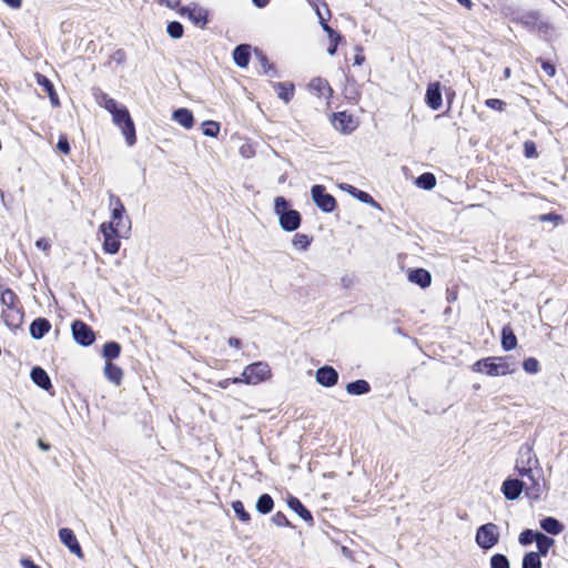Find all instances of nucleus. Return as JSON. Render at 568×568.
<instances>
[{
	"instance_id": "1",
	"label": "nucleus",
	"mask_w": 568,
	"mask_h": 568,
	"mask_svg": "<svg viewBox=\"0 0 568 568\" xmlns=\"http://www.w3.org/2000/svg\"><path fill=\"white\" fill-rule=\"evenodd\" d=\"M0 303L3 306L1 317L10 328H18L23 323V306L18 295L10 288L0 290Z\"/></svg>"
},
{
	"instance_id": "2",
	"label": "nucleus",
	"mask_w": 568,
	"mask_h": 568,
	"mask_svg": "<svg viewBox=\"0 0 568 568\" xmlns=\"http://www.w3.org/2000/svg\"><path fill=\"white\" fill-rule=\"evenodd\" d=\"M274 212L278 216L280 226L286 232H293L301 225V214L298 211L288 209V202L283 196L274 200Z\"/></svg>"
},
{
	"instance_id": "3",
	"label": "nucleus",
	"mask_w": 568,
	"mask_h": 568,
	"mask_svg": "<svg viewBox=\"0 0 568 568\" xmlns=\"http://www.w3.org/2000/svg\"><path fill=\"white\" fill-rule=\"evenodd\" d=\"M113 123L119 126L125 138L126 144L132 146L136 141L135 126L133 120L124 105H118L110 112Z\"/></svg>"
},
{
	"instance_id": "4",
	"label": "nucleus",
	"mask_w": 568,
	"mask_h": 568,
	"mask_svg": "<svg viewBox=\"0 0 568 568\" xmlns=\"http://www.w3.org/2000/svg\"><path fill=\"white\" fill-rule=\"evenodd\" d=\"M474 367L489 376H504L514 372L505 357H487L476 362Z\"/></svg>"
},
{
	"instance_id": "5",
	"label": "nucleus",
	"mask_w": 568,
	"mask_h": 568,
	"mask_svg": "<svg viewBox=\"0 0 568 568\" xmlns=\"http://www.w3.org/2000/svg\"><path fill=\"white\" fill-rule=\"evenodd\" d=\"M499 528L494 523H487L477 528L475 540L479 548L489 550L499 542Z\"/></svg>"
},
{
	"instance_id": "6",
	"label": "nucleus",
	"mask_w": 568,
	"mask_h": 568,
	"mask_svg": "<svg viewBox=\"0 0 568 568\" xmlns=\"http://www.w3.org/2000/svg\"><path fill=\"white\" fill-rule=\"evenodd\" d=\"M519 476L527 478L526 495L532 500H537L541 496V485L539 478L535 476V470L540 471L539 466H515Z\"/></svg>"
},
{
	"instance_id": "7",
	"label": "nucleus",
	"mask_w": 568,
	"mask_h": 568,
	"mask_svg": "<svg viewBox=\"0 0 568 568\" xmlns=\"http://www.w3.org/2000/svg\"><path fill=\"white\" fill-rule=\"evenodd\" d=\"M100 232L103 235V251L108 254H115L120 250V237L125 234L119 227L113 226V222H103L100 225Z\"/></svg>"
},
{
	"instance_id": "8",
	"label": "nucleus",
	"mask_w": 568,
	"mask_h": 568,
	"mask_svg": "<svg viewBox=\"0 0 568 568\" xmlns=\"http://www.w3.org/2000/svg\"><path fill=\"white\" fill-rule=\"evenodd\" d=\"M271 375L270 366L263 362H256L251 365H247L240 378H242V383L248 385H256L265 379H267Z\"/></svg>"
},
{
	"instance_id": "9",
	"label": "nucleus",
	"mask_w": 568,
	"mask_h": 568,
	"mask_svg": "<svg viewBox=\"0 0 568 568\" xmlns=\"http://www.w3.org/2000/svg\"><path fill=\"white\" fill-rule=\"evenodd\" d=\"M312 200L323 212L331 213L336 207V200L332 194L325 192L323 185L316 184L311 189Z\"/></svg>"
},
{
	"instance_id": "10",
	"label": "nucleus",
	"mask_w": 568,
	"mask_h": 568,
	"mask_svg": "<svg viewBox=\"0 0 568 568\" xmlns=\"http://www.w3.org/2000/svg\"><path fill=\"white\" fill-rule=\"evenodd\" d=\"M74 341L82 346H90L94 343L95 335L92 328L80 320H75L71 325Z\"/></svg>"
},
{
	"instance_id": "11",
	"label": "nucleus",
	"mask_w": 568,
	"mask_h": 568,
	"mask_svg": "<svg viewBox=\"0 0 568 568\" xmlns=\"http://www.w3.org/2000/svg\"><path fill=\"white\" fill-rule=\"evenodd\" d=\"M524 489L526 490V483L517 478H507L501 485V491L508 500L518 499Z\"/></svg>"
},
{
	"instance_id": "12",
	"label": "nucleus",
	"mask_w": 568,
	"mask_h": 568,
	"mask_svg": "<svg viewBox=\"0 0 568 568\" xmlns=\"http://www.w3.org/2000/svg\"><path fill=\"white\" fill-rule=\"evenodd\" d=\"M425 102L434 111H437L442 108L443 98L439 82H432L427 85Z\"/></svg>"
},
{
	"instance_id": "13",
	"label": "nucleus",
	"mask_w": 568,
	"mask_h": 568,
	"mask_svg": "<svg viewBox=\"0 0 568 568\" xmlns=\"http://www.w3.org/2000/svg\"><path fill=\"white\" fill-rule=\"evenodd\" d=\"M515 466H539V460L530 444H524L519 447Z\"/></svg>"
},
{
	"instance_id": "14",
	"label": "nucleus",
	"mask_w": 568,
	"mask_h": 568,
	"mask_svg": "<svg viewBox=\"0 0 568 568\" xmlns=\"http://www.w3.org/2000/svg\"><path fill=\"white\" fill-rule=\"evenodd\" d=\"M316 382L324 387H332L338 382V373L332 366H322L316 371Z\"/></svg>"
},
{
	"instance_id": "15",
	"label": "nucleus",
	"mask_w": 568,
	"mask_h": 568,
	"mask_svg": "<svg viewBox=\"0 0 568 568\" xmlns=\"http://www.w3.org/2000/svg\"><path fill=\"white\" fill-rule=\"evenodd\" d=\"M59 538L72 554L77 555L79 558L83 556L80 544L78 542V539L72 529L61 528L59 530Z\"/></svg>"
},
{
	"instance_id": "16",
	"label": "nucleus",
	"mask_w": 568,
	"mask_h": 568,
	"mask_svg": "<svg viewBox=\"0 0 568 568\" xmlns=\"http://www.w3.org/2000/svg\"><path fill=\"white\" fill-rule=\"evenodd\" d=\"M308 88L318 98L329 99L333 94V90L328 81L323 78H314L311 80Z\"/></svg>"
},
{
	"instance_id": "17",
	"label": "nucleus",
	"mask_w": 568,
	"mask_h": 568,
	"mask_svg": "<svg viewBox=\"0 0 568 568\" xmlns=\"http://www.w3.org/2000/svg\"><path fill=\"white\" fill-rule=\"evenodd\" d=\"M51 329V323L44 317H38L30 325V335L34 339H41Z\"/></svg>"
},
{
	"instance_id": "18",
	"label": "nucleus",
	"mask_w": 568,
	"mask_h": 568,
	"mask_svg": "<svg viewBox=\"0 0 568 568\" xmlns=\"http://www.w3.org/2000/svg\"><path fill=\"white\" fill-rule=\"evenodd\" d=\"M408 281L420 286L422 288H426L432 283V275L425 268H416L408 273Z\"/></svg>"
},
{
	"instance_id": "19",
	"label": "nucleus",
	"mask_w": 568,
	"mask_h": 568,
	"mask_svg": "<svg viewBox=\"0 0 568 568\" xmlns=\"http://www.w3.org/2000/svg\"><path fill=\"white\" fill-rule=\"evenodd\" d=\"M125 209H115L111 212V221L114 227H119L120 231L128 233L131 230V220L129 216H124Z\"/></svg>"
},
{
	"instance_id": "20",
	"label": "nucleus",
	"mask_w": 568,
	"mask_h": 568,
	"mask_svg": "<svg viewBox=\"0 0 568 568\" xmlns=\"http://www.w3.org/2000/svg\"><path fill=\"white\" fill-rule=\"evenodd\" d=\"M30 376L32 382L40 388L49 390L52 387L51 379L43 368L39 366L33 367Z\"/></svg>"
},
{
	"instance_id": "21",
	"label": "nucleus",
	"mask_w": 568,
	"mask_h": 568,
	"mask_svg": "<svg viewBox=\"0 0 568 568\" xmlns=\"http://www.w3.org/2000/svg\"><path fill=\"white\" fill-rule=\"evenodd\" d=\"M251 47L248 44H240L233 51V60L240 68H246L250 63Z\"/></svg>"
},
{
	"instance_id": "22",
	"label": "nucleus",
	"mask_w": 568,
	"mask_h": 568,
	"mask_svg": "<svg viewBox=\"0 0 568 568\" xmlns=\"http://www.w3.org/2000/svg\"><path fill=\"white\" fill-rule=\"evenodd\" d=\"M172 119L185 129H191L194 124V118L189 109L181 108L173 112Z\"/></svg>"
},
{
	"instance_id": "23",
	"label": "nucleus",
	"mask_w": 568,
	"mask_h": 568,
	"mask_svg": "<svg viewBox=\"0 0 568 568\" xmlns=\"http://www.w3.org/2000/svg\"><path fill=\"white\" fill-rule=\"evenodd\" d=\"M353 119L346 112H338L334 114L333 125L341 132H348L353 130Z\"/></svg>"
},
{
	"instance_id": "24",
	"label": "nucleus",
	"mask_w": 568,
	"mask_h": 568,
	"mask_svg": "<svg viewBox=\"0 0 568 568\" xmlns=\"http://www.w3.org/2000/svg\"><path fill=\"white\" fill-rule=\"evenodd\" d=\"M288 507L295 511L303 520L313 521L311 511L301 503L296 497H290L287 500Z\"/></svg>"
},
{
	"instance_id": "25",
	"label": "nucleus",
	"mask_w": 568,
	"mask_h": 568,
	"mask_svg": "<svg viewBox=\"0 0 568 568\" xmlns=\"http://www.w3.org/2000/svg\"><path fill=\"white\" fill-rule=\"evenodd\" d=\"M181 14H185L187 13L189 18L195 23V24H199V26H205L206 23V13L203 9L201 8H190V7H184V8H181L180 10Z\"/></svg>"
},
{
	"instance_id": "26",
	"label": "nucleus",
	"mask_w": 568,
	"mask_h": 568,
	"mask_svg": "<svg viewBox=\"0 0 568 568\" xmlns=\"http://www.w3.org/2000/svg\"><path fill=\"white\" fill-rule=\"evenodd\" d=\"M104 376L111 383L120 385L123 377V371L111 362H105Z\"/></svg>"
},
{
	"instance_id": "27",
	"label": "nucleus",
	"mask_w": 568,
	"mask_h": 568,
	"mask_svg": "<svg viewBox=\"0 0 568 568\" xmlns=\"http://www.w3.org/2000/svg\"><path fill=\"white\" fill-rule=\"evenodd\" d=\"M540 527L550 535H559L564 530V525L554 517H546L540 520Z\"/></svg>"
},
{
	"instance_id": "28",
	"label": "nucleus",
	"mask_w": 568,
	"mask_h": 568,
	"mask_svg": "<svg viewBox=\"0 0 568 568\" xmlns=\"http://www.w3.org/2000/svg\"><path fill=\"white\" fill-rule=\"evenodd\" d=\"M371 386L365 379H357L346 385V392L349 395H365L369 393Z\"/></svg>"
},
{
	"instance_id": "29",
	"label": "nucleus",
	"mask_w": 568,
	"mask_h": 568,
	"mask_svg": "<svg viewBox=\"0 0 568 568\" xmlns=\"http://www.w3.org/2000/svg\"><path fill=\"white\" fill-rule=\"evenodd\" d=\"M501 346L505 351H511L517 346V337L508 326L501 329Z\"/></svg>"
},
{
	"instance_id": "30",
	"label": "nucleus",
	"mask_w": 568,
	"mask_h": 568,
	"mask_svg": "<svg viewBox=\"0 0 568 568\" xmlns=\"http://www.w3.org/2000/svg\"><path fill=\"white\" fill-rule=\"evenodd\" d=\"M275 90L277 91L278 98L282 99L285 103L290 102L294 95V85L284 82H277L274 84Z\"/></svg>"
},
{
	"instance_id": "31",
	"label": "nucleus",
	"mask_w": 568,
	"mask_h": 568,
	"mask_svg": "<svg viewBox=\"0 0 568 568\" xmlns=\"http://www.w3.org/2000/svg\"><path fill=\"white\" fill-rule=\"evenodd\" d=\"M538 548L539 556H546L550 549V547L555 544V540L542 532H538L535 539Z\"/></svg>"
},
{
	"instance_id": "32",
	"label": "nucleus",
	"mask_w": 568,
	"mask_h": 568,
	"mask_svg": "<svg viewBox=\"0 0 568 568\" xmlns=\"http://www.w3.org/2000/svg\"><path fill=\"white\" fill-rule=\"evenodd\" d=\"M274 507L273 498L268 494H263L258 497L255 508L256 510L262 514L266 515L272 511Z\"/></svg>"
},
{
	"instance_id": "33",
	"label": "nucleus",
	"mask_w": 568,
	"mask_h": 568,
	"mask_svg": "<svg viewBox=\"0 0 568 568\" xmlns=\"http://www.w3.org/2000/svg\"><path fill=\"white\" fill-rule=\"evenodd\" d=\"M121 346L116 342H108L103 346L102 355L106 362H111L120 356Z\"/></svg>"
},
{
	"instance_id": "34",
	"label": "nucleus",
	"mask_w": 568,
	"mask_h": 568,
	"mask_svg": "<svg viewBox=\"0 0 568 568\" xmlns=\"http://www.w3.org/2000/svg\"><path fill=\"white\" fill-rule=\"evenodd\" d=\"M416 185L423 190H432L436 185V178L433 173H423L416 179Z\"/></svg>"
},
{
	"instance_id": "35",
	"label": "nucleus",
	"mask_w": 568,
	"mask_h": 568,
	"mask_svg": "<svg viewBox=\"0 0 568 568\" xmlns=\"http://www.w3.org/2000/svg\"><path fill=\"white\" fill-rule=\"evenodd\" d=\"M255 54L261 63V67L263 69V72L268 75V77H272V78H275L277 77V72L274 68V65L268 61V59L266 58V55H264L262 53V51L260 50H255Z\"/></svg>"
},
{
	"instance_id": "36",
	"label": "nucleus",
	"mask_w": 568,
	"mask_h": 568,
	"mask_svg": "<svg viewBox=\"0 0 568 568\" xmlns=\"http://www.w3.org/2000/svg\"><path fill=\"white\" fill-rule=\"evenodd\" d=\"M97 102L100 106L104 108L109 112L115 110V108L119 105V103L114 99L110 98L104 92H100L99 94H97Z\"/></svg>"
},
{
	"instance_id": "37",
	"label": "nucleus",
	"mask_w": 568,
	"mask_h": 568,
	"mask_svg": "<svg viewBox=\"0 0 568 568\" xmlns=\"http://www.w3.org/2000/svg\"><path fill=\"white\" fill-rule=\"evenodd\" d=\"M354 197L359 200L363 203L372 204L373 206H377V203L374 201V199L366 192L357 190L356 187L352 185H347L346 189Z\"/></svg>"
},
{
	"instance_id": "38",
	"label": "nucleus",
	"mask_w": 568,
	"mask_h": 568,
	"mask_svg": "<svg viewBox=\"0 0 568 568\" xmlns=\"http://www.w3.org/2000/svg\"><path fill=\"white\" fill-rule=\"evenodd\" d=\"M523 568H541V560L539 554L530 551L523 558Z\"/></svg>"
},
{
	"instance_id": "39",
	"label": "nucleus",
	"mask_w": 568,
	"mask_h": 568,
	"mask_svg": "<svg viewBox=\"0 0 568 568\" xmlns=\"http://www.w3.org/2000/svg\"><path fill=\"white\" fill-rule=\"evenodd\" d=\"M312 242V239L302 233H296L292 240V244L296 250L306 251Z\"/></svg>"
},
{
	"instance_id": "40",
	"label": "nucleus",
	"mask_w": 568,
	"mask_h": 568,
	"mask_svg": "<svg viewBox=\"0 0 568 568\" xmlns=\"http://www.w3.org/2000/svg\"><path fill=\"white\" fill-rule=\"evenodd\" d=\"M538 21H539V14L537 12H535V11H530V12L524 13L519 18V22L521 24H524L525 27H527L528 29L536 28L537 24H538Z\"/></svg>"
},
{
	"instance_id": "41",
	"label": "nucleus",
	"mask_w": 568,
	"mask_h": 568,
	"mask_svg": "<svg viewBox=\"0 0 568 568\" xmlns=\"http://www.w3.org/2000/svg\"><path fill=\"white\" fill-rule=\"evenodd\" d=\"M232 508L237 516V518L243 523H248L251 519L250 514L245 510L244 505L241 500H235L232 503Z\"/></svg>"
},
{
	"instance_id": "42",
	"label": "nucleus",
	"mask_w": 568,
	"mask_h": 568,
	"mask_svg": "<svg viewBox=\"0 0 568 568\" xmlns=\"http://www.w3.org/2000/svg\"><path fill=\"white\" fill-rule=\"evenodd\" d=\"M490 568H510V564L505 555L495 554L490 558Z\"/></svg>"
},
{
	"instance_id": "43",
	"label": "nucleus",
	"mask_w": 568,
	"mask_h": 568,
	"mask_svg": "<svg viewBox=\"0 0 568 568\" xmlns=\"http://www.w3.org/2000/svg\"><path fill=\"white\" fill-rule=\"evenodd\" d=\"M220 132V124L215 121L203 122V134L211 138H216Z\"/></svg>"
},
{
	"instance_id": "44",
	"label": "nucleus",
	"mask_w": 568,
	"mask_h": 568,
	"mask_svg": "<svg viewBox=\"0 0 568 568\" xmlns=\"http://www.w3.org/2000/svg\"><path fill=\"white\" fill-rule=\"evenodd\" d=\"M183 26L178 21H172L166 27L168 34L173 39H180L183 36Z\"/></svg>"
},
{
	"instance_id": "45",
	"label": "nucleus",
	"mask_w": 568,
	"mask_h": 568,
	"mask_svg": "<svg viewBox=\"0 0 568 568\" xmlns=\"http://www.w3.org/2000/svg\"><path fill=\"white\" fill-rule=\"evenodd\" d=\"M539 531H534L531 529H525L520 532L518 541L523 546L530 545L532 541H535L537 535Z\"/></svg>"
},
{
	"instance_id": "46",
	"label": "nucleus",
	"mask_w": 568,
	"mask_h": 568,
	"mask_svg": "<svg viewBox=\"0 0 568 568\" xmlns=\"http://www.w3.org/2000/svg\"><path fill=\"white\" fill-rule=\"evenodd\" d=\"M523 368L529 374H536L539 372V362L534 357L526 358L523 362Z\"/></svg>"
},
{
	"instance_id": "47",
	"label": "nucleus",
	"mask_w": 568,
	"mask_h": 568,
	"mask_svg": "<svg viewBox=\"0 0 568 568\" xmlns=\"http://www.w3.org/2000/svg\"><path fill=\"white\" fill-rule=\"evenodd\" d=\"M485 104L489 109L496 110V111H499V112L504 111V109L506 106V103L503 100H499V99H487L485 101Z\"/></svg>"
},
{
	"instance_id": "48",
	"label": "nucleus",
	"mask_w": 568,
	"mask_h": 568,
	"mask_svg": "<svg viewBox=\"0 0 568 568\" xmlns=\"http://www.w3.org/2000/svg\"><path fill=\"white\" fill-rule=\"evenodd\" d=\"M37 82L39 85H41L44 89V91L47 93L54 90L52 82L47 77H44L42 74H37Z\"/></svg>"
},
{
	"instance_id": "49",
	"label": "nucleus",
	"mask_w": 568,
	"mask_h": 568,
	"mask_svg": "<svg viewBox=\"0 0 568 568\" xmlns=\"http://www.w3.org/2000/svg\"><path fill=\"white\" fill-rule=\"evenodd\" d=\"M272 521L278 526V527H286V526H290V521L287 519V517L281 513V511H277L273 517H272Z\"/></svg>"
},
{
	"instance_id": "50",
	"label": "nucleus",
	"mask_w": 568,
	"mask_h": 568,
	"mask_svg": "<svg viewBox=\"0 0 568 568\" xmlns=\"http://www.w3.org/2000/svg\"><path fill=\"white\" fill-rule=\"evenodd\" d=\"M109 206L111 211L115 209H125L120 197L114 195L113 193L109 194Z\"/></svg>"
},
{
	"instance_id": "51",
	"label": "nucleus",
	"mask_w": 568,
	"mask_h": 568,
	"mask_svg": "<svg viewBox=\"0 0 568 568\" xmlns=\"http://www.w3.org/2000/svg\"><path fill=\"white\" fill-rule=\"evenodd\" d=\"M323 30L327 33L329 40H341L342 37L338 32H336L334 29H332L326 22H322Z\"/></svg>"
},
{
	"instance_id": "52",
	"label": "nucleus",
	"mask_w": 568,
	"mask_h": 568,
	"mask_svg": "<svg viewBox=\"0 0 568 568\" xmlns=\"http://www.w3.org/2000/svg\"><path fill=\"white\" fill-rule=\"evenodd\" d=\"M242 383V378L240 377H234V378H225V379H221L216 383V386L220 387V388H227L231 384H240Z\"/></svg>"
},
{
	"instance_id": "53",
	"label": "nucleus",
	"mask_w": 568,
	"mask_h": 568,
	"mask_svg": "<svg viewBox=\"0 0 568 568\" xmlns=\"http://www.w3.org/2000/svg\"><path fill=\"white\" fill-rule=\"evenodd\" d=\"M540 62V65L542 68V70L549 75V77H554L556 74V68L552 63H550L549 61H545L542 59H539L538 60Z\"/></svg>"
},
{
	"instance_id": "54",
	"label": "nucleus",
	"mask_w": 568,
	"mask_h": 568,
	"mask_svg": "<svg viewBox=\"0 0 568 568\" xmlns=\"http://www.w3.org/2000/svg\"><path fill=\"white\" fill-rule=\"evenodd\" d=\"M57 148L64 154H68L70 152V144H69V141L67 139V136L64 135H61L59 138V141H58V144H57Z\"/></svg>"
},
{
	"instance_id": "55",
	"label": "nucleus",
	"mask_w": 568,
	"mask_h": 568,
	"mask_svg": "<svg viewBox=\"0 0 568 568\" xmlns=\"http://www.w3.org/2000/svg\"><path fill=\"white\" fill-rule=\"evenodd\" d=\"M525 155L527 158H532L537 154L535 144L532 142H525Z\"/></svg>"
},
{
	"instance_id": "56",
	"label": "nucleus",
	"mask_w": 568,
	"mask_h": 568,
	"mask_svg": "<svg viewBox=\"0 0 568 568\" xmlns=\"http://www.w3.org/2000/svg\"><path fill=\"white\" fill-rule=\"evenodd\" d=\"M22 568H40L38 565H36L31 559L23 558L20 561Z\"/></svg>"
},
{
	"instance_id": "57",
	"label": "nucleus",
	"mask_w": 568,
	"mask_h": 568,
	"mask_svg": "<svg viewBox=\"0 0 568 568\" xmlns=\"http://www.w3.org/2000/svg\"><path fill=\"white\" fill-rule=\"evenodd\" d=\"M161 4H165L166 7L174 9L179 7L181 0H158Z\"/></svg>"
},
{
	"instance_id": "58",
	"label": "nucleus",
	"mask_w": 568,
	"mask_h": 568,
	"mask_svg": "<svg viewBox=\"0 0 568 568\" xmlns=\"http://www.w3.org/2000/svg\"><path fill=\"white\" fill-rule=\"evenodd\" d=\"M36 246H37L38 248H40V250L45 251V250H48V248H49L50 244H49V242H48V240H47V239H43V237H42V239H39V240L36 242Z\"/></svg>"
},
{
	"instance_id": "59",
	"label": "nucleus",
	"mask_w": 568,
	"mask_h": 568,
	"mask_svg": "<svg viewBox=\"0 0 568 568\" xmlns=\"http://www.w3.org/2000/svg\"><path fill=\"white\" fill-rule=\"evenodd\" d=\"M7 6L12 9H19L21 7L22 0H2Z\"/></svg>"
},
{
	"instance_id": "60",
	"label": "nucleus",
	"mask_w": 568,
	"mask_h": 568,
	"mask_svg": "<svg viewBox=\"0 0 568 568\" xmlns=\"http://www.w3.org/2000/svg\"><path fill=\"white\" fill-rule=\"evenodd\" d=\"M331 41V45L328 47L327 49V53L329 55H334L336 53V50H337V45H338V42L341 40H336V42L334 40H329Z\"/></svg>"
},
{
	"instance_id": "61",
	"label": "nucleus",
	"mask_w": 568,
	"mask_h": 568,
	"mask_svg": "<svg viewBox=\"0 0 568 568\" xmlns=\"http://www.w3.org/2000/svg\"><path fill=\"white\" fill-rule=\"evenodd\" d=\"M357 51L361 52L362 49L361 48H357ZM365 61V57L362 54V53H357L354 58V63L356 65H362Z\"/></svg>"
},
{
	"instance_id": "62",
	"label": "nucleus",
	"mask_w": 568,
	"mask_h": 568,
	"mask_svg": "<svg viewBox=\"0 0 568 568\" xmlns=\"http://www.w3.org/2000/svg\"><path fill=\"white\" fill-rule=\"evenodd\" d=\"M49 98H50V102L52 105L54 106H58L59 105V98H58V94L55 93V91H51L48 93Z\"/></svg>"
},
{
	"instance_id": "63",
	"label": "nucleus",
	"mask_w": 568,
	"mask_h": 568,
	"mask_svg": "<svg viewBox=\"0 0 568 568\" xmlns=\"http://www.w3.org/2000/svg\"><path fill=\"white\" fill-rule=\"evenodd\" d=\"M227 343L231 347H235V348L241 347V341L236 337H230Z\"/></svg>"
},
{
	"instance_id": "64",
	"label": "nucleus",
	"mask_w": 568,
	"mask_h": 568,
	"mask_svg": "<svg viewBox=\"0 0 568 568\" xmlns=\"http://www.w3.org/2000/svg\"><path fill=\"white\" fill-rule=\"evenodd\" d=\"M540 220L541 221H552V220H560V216L556 215V214H544L540 216Z\"/></svg>"
}]
</instances>
